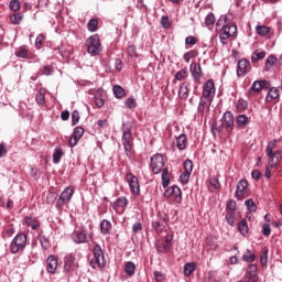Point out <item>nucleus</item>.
<instances>
[{
  "label": "nucleus",
  "instance_id": "1",
  "mask_svg": "<svg viewBox=\"0 0 282 282\" xmlns=\"http://www.w3.org/2000/svg\"><path fill=\"white\" fill-rule=\"evenodd\" d=\"M216 28H220L219 39L223 45H228V39H237V25L228 21V15H221Z\"/></svg>",
  "mask_w": 282,
  "mask_h": 282
},
{
  "label": "nucleus",
  "instance_id": "2",
  "mask_svg": "<svg viewBox=\"0 0 282 282\" xmlns=\"http://www.w3.org/2000/svg\"><path fill=\"white\" fill-rule=\"evenodd\" d=\"M93 254L94 258L90 261L91 268H105V265H107V261L105 260V252L102 251L100 245H95L93 248Z\"/></svg>",
  "mask_w": 282,
  "mask_h": 282
},
{
  "label": "nucleus",
  "instance_id": "3",
  "mask_svg": "<svg viewBox=\"0 0 282 282\" xmlns=\"http://www.w3.org/2000/svg\"><path fill=\"white\" fill-rule=\"evenodd\" d=\"M25 246H28V236L18 234L10 243V250L12 254H17V252L24 250Z\"/></svg>",
  "mask_w": 282,
  "mask_h": 282
},
{
  "label": "nucleus",
  "instance_id": "4",
  "mask_svg": "<svg viewBox=\"0 0 282 282\" xmlns=\"http://www.w3.org/2000/svg\"><path fill=\"white\" fill-rule=\"evenodd\" d=\"M86 47L88 54H94L95 56H98V54L102 52V45H100V37L98 34L91 35L86 40Z\"/></svg>",
  "mask_w": 282,
  "mask_h": 282
},
{
  "label": "nucleus",
  "instance_id": "5",
  "mask_svg": "<svg viewBox=\"0 0 282 282\" xmlns=\"http://www.w3.org/2000/svg\"><path fill=\"white\" fill-rule=\"evenodd\" d=\"M72 197H74V188L68 186L61 193L56 202V208L63 210V206H66L68 202H72Z\"/></svg>",
  "mask_w": 282,
  "mask_h": 282
},
{
  "label": "nucleus",
  "instance_id": "6",
  "mask_svg": "<svg viewBox=\"0 0 282 282\" xmlns=\"http://www.w3.org/2000/svg\"><path fill=\"white\" fill-rule=\"evenodd\" d=\"M234 127H235V115H232V112L230 111L225 112L223 116L220 128L226 133H231Z\"/></svg>",
  "mask_w": 282,
  "mask_h": 282
},
{
  "label": "nucleus",
  "instance_id": "7",
  "mask_svg": "<svg viewBox=\"0 0 282 282\" xmlns=\"http://www.w3.org/2000/svg\"><path fill=\"white\" fill-rule=\"evenodd\" d=\"M151 169L154 175H160L164 169V156L162 154H155L151 158Z\"/></svg>",
  "mask_w": 282,
  "mask_h": 282
},
{
  "label": "nucleus",
  "instance_id": "8",
  "mask_svg": "<svg viewBox=\"0 0 282 282\" xmlns=\"http://www.w3.org/2000/svg\"><path fill=\"white\" fill-rule=\"evenodd\" d=\"M202 97L203 98H207L209 100H214L215 99V82L213 79H208L203 85Z\"/></svg>",
  "mask_w": 282,
  "mask_h": 282
},
{
  "label": "nucleus",
  "instance_id": "9",
  "mask_svg": "<svg viewBox=\"0 0 282 282\" xmlns=\"http://www.w3.org/2000/svg\"><path fill=\"white\" fill-rule=\"evenodd\" d=\"M271 84L270 82L265 80V79H261V80H256L252 83L250 89H249V94H260V91H263V89H270Z\"/></svg>",
  "mask_w": 282,
  "mask_h": 282
},
{
  "label": "nucleus",
  "instance_id": "10",
  "mask_svg": "<svg viewBox=\"0 0 282 282\" xmlns=\"http://www.w3.org/2000/svg\"><path fill=\"white\" fill-rule=\"evenodd\" d=\"M126 180L132 195H140V181L132 173H128Z\"/></svg>",
  "mask_w": 282,
  "mask_h": 282
},
{
  "label": "nucleus",
  "instance_id": "11",
  "mask_svg": "<svg viewBox=\"0 0 282 282\" xmlns=\"http://www.w3.org/2000/svg\"><path fill=\"white\" fill-rule=\"evenodd\" d=\"M210 105H213V99H208L204 97L199 98L197 111H198V115L202 116V118H204V116L210 112Z\"/></svg>",
  "mask_w": 282,
  "mask_h": 282
},
{
  "label": "nucleus",
  "instance_id": "12",
  "mask_svg": "<svg viewBox=\"0 0 282 282\" xmlns=\"http://www.w3.org/2000/svg\"><path fill=\"white\" fill-rule=\"evenodd\" d=\"M250 69H252V66H250V61L242 58L238 61L237 65V76L240 78H243L247 74H250Z\"/></svg>",
  "mask_w": 282,
  "mask_h": 282
},
{
  "label": "nucleus",
  "instance_id": "13",
  "mask_svg": "<svg viewBox=\"0 0 282 282\" xmlns=\"http://www.w3.org/2000/svg\"><path fill=\"white\" fill-rule=\"evenodd\" d=\"M121 140H122L126 155L128 158L131 156V142H133V137L131 134V131L123 130Z\"/></svg>",
  "mask_w": 282,
  "mask_h": 282
},
{
  "label": "nucleus",
  "instance_id": "14",
  "mask_svg": "<svg viewBox=\"0 0 282 282\" xmlns=\"http://www.w3.org/2000/svg\"><path fill=\"white\" fill-rule=\"evenodd\" d=\"M257 264H249L245 275L246 281L248 282H259V275L257 274Z\"/></svg>",
  "mask_w": 282,
  "mask_h": 282
},
{
  "label": "nucleus",
  "instance_id": "15",
  "mask_svg": "<svg viewBox=\"0 0 282 282\" xmlns=\"http://www.w3.org/2000/svg\"><path fill=\"white\" fill-rule=\"evenodd\" d=\"M246 188H248V182L246 180H240L237 184L236 194H235V197H237L239 202H242L246 195Z\"/></svg>",
  "mask_w": 282,
  "mask_h": 282
},
{
  "label": "nucleus",
  "instance_id": "16",
  "mask_svg": "<svg viewBox=\"0 0 282 282\" xmlns=\"http://www.w3.org/2000/svg\"><path fill=\"white\" fill-rule=\"evenodd\" d=\"M88 239H89V235H87V230L85 229L76 230L73 234L74 243H87Z\"/></svg>",
  "mask_w": 282,
  "mask_h": 282
},
{
  "label": "nucleus",
  "instance_id": "17",
  "mask_svg": "<svg viewBox=\"0 0 282 282\" xmlns=\"http://www.w3.org/2000/svg\"><path fill=\"white\" fill-rule=\"evenodd\" d=\"M173 248V236L166 235L163 243L156 246L158 252H169Z\"/></svg>",
  "mask_w": 282,
  "mask_h": 282
},
{
  "label": "nucleus",
  "instance_id": "18",
  "mask_svg": "<svg viewBox=\"0 0 282 282\" xmlns=\"http://www.w3.org/2000/svg\"><path fill=\"white\" fill-rule=\"evenodd\" d=\"M46 270L50 274H56V270H58V259L54 256H50L46 259Z\"/></svg>",
  "mask_w": 282,
  "mask_h": 282
},
{
  "label": "nucleus",
  "instance_id": "19",
  "mask_svg": "<svg viewBox=\"0 0 282 282\" xmlns=\"http://www.w3.org/2000/svg\"><path fill=\"white\" fill-rule=\"evenodd\" d=\"M167 224H169V218H166V216H161L156 220L152 221V227L154 228V230H156V232H162V230L166 228Z\"/></svg>",
  "mask_w": 282,
  "mask_h": 282
},
{
  "label": "nucleus",
  "instance_id": "20",
  "mask_svg": "<svg viewBox=\"0 0 282 282\" xmlns=\"http://www.w3.org/2000/svg\"><path fill=\"white\" fill-rule=\"evenodd\" d=\"M269 160V166L274 169L279 162H281V151L271 152V154H267Z\"/></svg>",
  "mask_w": 282,
  "mask_h": 282
},
{
  "label": "nucleus",
  "instance_id": "21",
  "mask_svg": "<svg viewBox=\"0 0 282 282\" xmlns=\"http://www.w3.org/2000/svg\"><path fill=\"white\" fill-rule=\"evenodd\" d=\"M186 144H188V138L184 133L180 134L176 138V147L178 151H184L186 149Z\"/></svg>",
  "mask_w": 282,
  "mask_h": 282
},
{
  "label": "nucleus",
  "instance_id": "22",
  "mask_svg": "<svg viewBox=\"0 0 282 282\" xmlns=\"http://www.w3.org/2000/svg\"><path fill=\"white\" fill-rule=\"evenodd\" d=\"M191 74L195 80H199V78H202V66L197 63H193L191 65Z\"/></svg>",
  "mask_w": 282,
  "mask_h": 282
},
{
  "label": "nucleus",
  "instance_id": "23",
  "mask_svg": "<svg viewBox=\"0 0 282 282\" xmlns=\"http://www.w3.org/2000/svg\"><path fill=\"white\" fill-rule=\"evenodd\" d=\"M279 90L276 87H269V91L267 94V97H265V101L267 102H272V100H276V98H279Z\"/></svg>",
  "mask_w": 282,
  "mask_h": 282
},
{
  "label": "nucleus",
  "instance_id": "24",
  "mask_svg": "<svg viewBox=\"0 0 282 282\" xmlns=\"http://www.w3.org/2000/svg\"><path fill=\"white\" fill-rule=\"evenodd\" d=\"M113 206L116 208H122V210H124L127 206H129V199H127V197L124 196H121L117 198V200L113 203Z\"/></svg>",
  "mask_w": 282,
  "mask_h": 282
},
{
  "label": "nucleus",
  "instance_id": "25",
  "mask_svg": "<svg viewBox=\"0 0 282 282\" xmlns=\"http://www.w3.org/2000/svg\"><path fill=\"white\" fill-rule=\"evenodd\" d=\"M111 231V223L107 219L100 221V232L101 235H109Z\"/></svg>",
  "mask_w": 282,
  "mask_h": 282
},
{
  "label": "nucleus",
  "instance_id": "26",
  "mask_svg": "<svg viewBox=\"0 0 282 282\" xmlns=\"http://www.w3.org/2000/svg\"><path fill=\"white\" fill-rule=\"evenodd\" d=\"M197 264L195 262H187L184 265V276H191L195 272Z\"/></svg>",
  "mask_w": 282,
  "mask_h": 282
},
{
  "label": "nucleus",
  "instance_id": "27",
  "mask_svg": "<svg viewBox=\"0 0 282 282\" xmlns=\"http://www.w3.org/2000/svg\"><path fill=\"white\" fill-rule=\"evenodd\" d=\"M161 180H162L163 188H169V184H171V178L169 177V169L167 167L162 170Z\"/></svg>",
  "mask_w": 282,
  "mask_h": 282
},
{
  "label": "nucleus",
  "instance_id": "28",
  "mask_svg": "<svg viewBox=\"0 0 282 282\" xmlns=\"http://www.w3.org/2000/svg\"><path fill=\"white\" fill-rule=\"evenodd\" d=\"M172 197H175L176 204H182V189L176 185L172 186Z\"/></svg>",
  "mask_w": 282,
  "mask_h": 282
},
{
  "label": "nucleus",
  "instance_id": "29",
  "mask_svg": "<svg viewBox=\"0 0 282 282\" xmlns=\"http://www.w3.org/2000/svg\"><path fill=\"white\" fill-rule=\"evenodd\" d=\"M265 58V51H256L251 55V63H259Z\"/></svg>",
  "mask_w": 282,
  "mask_h": 282
},
{
  "label": "nucleus",
  "instance_id": "30",
  "mask_svg": "<svg viewBox=\"0 0 282 282\" xmlns=\"http://www.w3.org/2000/svg\"><path fill=\"white\" fill-rule=\"evenodd\" d=\"M256 32L258 36H268L270 34V28L265 25H257L256 26Z\"/></svg>",
  "mask_w": 282,
  "mask_h": 282
},
{
  "label": "nucleus",
  "instance_id": "31",
  "mask_svg": "<svg viewBox=\"0 0 282 282\" xmlns=\"http://www.w3.org/2000/svg\"><path fill=\"white\" fill-rule=\"evenodd\" d=\"M47 90H45V88H41L36 96H35V100L37 102V105H45V94Z\"/></svg>",
  "mask_w": 282,
  "mask_h": 282
},
{
  "label": "nucleus",
  "instance_id": "32",
  "mask_svg": "<svg viewBox=\"0 0 282 282\" xmlns=\"http://www.w3.org/2000/svg\"><path fill=\"white\" fill-rule=\"evenodd\" d=\"M238 230L240 235H248L249 228H248V220L242 219L241 221L238 223Z\"/></svg>",
  "mask_w": 282,
  "mask_h": 282
},
{
  "label": "nucleus",
  "instance_id": "33",
  "mask_svg": "<svg viewBox=\"0 0 282 282\" xmlns=\"http://www.w3.org/2000/svg\"><path fill=\"white\" fill-rule=\"evenodd\" d=\"M10 21L13 25H21V21H23V13L15 12L11 15Z\"/></svg>",
  "mask_w": 282,
  "mask_h": 282
},
{
  "label": "nucleus",
  "instance_id": "34",
  "mask_svg": "<svg viewBox=\"0 0 282 282\" xmlns=\"http://www.w3.org/2000/svg\"><path fill=\"white\" fill-rule=\"evenodd\" d=\"M63 155H64L63 149L62 148H55V150L53 152V163L58 164V162H61V158H63Z\"/></svg>",
  "mask_w": 282,
  "mask_h": 282
},
{
  "label": "nucleus",
  "instance_id": "35",
  "mask_svg": "<svg viewBox=\"0 0 282 282\" xmlns=\"http://www.w3.org/2000/svg\"><path fill=\"white\" fill-rule=\"evenodd\" d=\"M178 96L183 99L188 98V85H186V83L181 84L178 89Z\"/></svg>",
  "mask_w": 282,
  "mask_h": 282
},
{
  "label": "nucleus",
  "instance_id": "36",
  "mask_svg": "<svg viewBox=\"0 0 282 282\" xmlns=\"http://www.w3.org/2000/svg\"><path fill=\"white\" fill-rule=\"evenodd\" d=\"M112 91H113V95H115V98H124V88H122L121 86L119 85H116L112 87Z\"/></svg>",
  "mask_w": 282,
  "mask_h": 282
},
{
  "label": "nucleus",
  "instance_id": "37",
  "mask_svg": "<svg viewBox=\"0 0 282 282\" xmlns=\"http://www.w3.org/2000/svg\"><path fill=\"white\" fill-rule=\"evenodd\" d=\"M124 272L128 274V276H133L135 274V264L133 262H127Z\"/></svg>",
  "mask_w": 282,
  "mask_h": 282
},
{
  "label": "nucleus",
  "instance_id": "38",
  "mask_svg": "<svg viewBox=\"0 0 282 282\" xmlns=\"http://www.w3.org/2000/svg\"><path fill=\"white\" fill-rule=\"evenodd\" d=\"M236 124L238 127H246V124H248V116L239 115L236 119Z\"/></svg>",
  "mask_w": 282,
  "mask_h": 282
},
{
  "label": "nucleus",
  "instance_id": "39",
  "mask_svg": "<svg viewBox=\"0 0 282 282\" xmlns=\"http://www.w3.org/2000/svg\"><path fill=\"white\" fill-rule=\"evenodd\" d=\"M24 224L30 226L32 230H36V228H39V223H36V220H34L32 217H25Z\"/></svg>",
  "mask_w": 282,
  "mask_h": 282
},
{
  "label": "nucleus",
  "instance_id": "40",
  "mask_svg": "<svg viewBox=\"0 0 282 282\" xmlns=\"http://www.w3.org/2000/svg\"><path fill=\"white\" fill-rule=\"evenodd\" d=\"M205 25L210 30L215 25V14L209 13L205 18Z\"/></svg>",
  "mask_w": 282,
  "mask_h": 282
},
{
  "label": "nucleus",
  "instance_id": "41",
  "mask_svg": "<svg viewBox=\"0 0 282 282\" xmlns=\"http://www.w3.org/2000/svg\"><path fill=\"white\" fill-rule=\"evenodd\" d=\"M276 63V57L274 55H270L265 61V69L270 72L272 69V65Z\"/></svg>",
  "mask_w": 282,
  "mask_h": 282
},
{
  "label": "nucleus",
  "instance_id": "42",
  "mask_svg": "<svg viewBox=\"0 0 282 282\" xmlns=\"http://www.w3.org/2000/svg\"><path fill=\"white\" fill-rule=\"evenodd\" d=\"M187 76H188V70H186V68H184V69L178 70L175 74V79L176 80H186Z\"/></svg>",
  "mask_w": 282,
  "mask_h": 282
},
{
  "label": "nucleus",
  "instance_id": "43",
  "mask_svg": "<svg viewBox=\"0 0 282 282\" xmlns=\"http://www.w3.org/2000/svg\"><path fill=\"white\" fill-rule=\"evenodd\" d=\"M9 8L12 12H19V10H21V2H19V0H11Z\"/></svg>",
  "mask_w": 282,
  "mask_h": 282
},
{
  "label": "nucleus",
  "instance_id": "44",
  "mask_svg": "<svg viewBox=\"0 0 282 282\" xmlns=\"http://www.w3.org/2000/svg\"><path fill=\"white\" fill-rule=\"evenodd\" d=\"M261 265H268V248H263L260 254Z\"/></svg>",
  "mask_w": 282,
  "mask_h": 282
},
{
  "label": "nucleus",
  "instance_id": "45",
  "mask_svg": "<svg viewBox=\"0 0 282 282\" xmlns=\"http://www.w3.org/2000/svg\"><path fill=\"white\" fill-rule=\"evenodd\" d=\"M236 109L238 111H243L248 109V101H246L245 99H239L236 104Z\"/></svg>",
  "mask_w": 282,
  "mask_h": 282
},
{
  "label": "nucleus",
  "instance_id": "46",
  "mask_svg": "<svg viewBox=\"0 0 282 282\" xmlns=\"http://www.w3.org/2000/svg\"><path fill=\"white\" fill-rule=\"evenodd\" d=\"M87 28L89 32H96V30H98V20L96 19L89 20Z\"/></svg>",
  "mask_w": 282,
  "mask_h": 282
},
{
  "label": "nucleus",
  "instance_id": "47",
  "mask_svg": "<svg viewBox=\"0 0 282 282\" xmlns=\"http://www.w3.org/2000/svg\"><path fill=\"white\" fill-rule=\"evenodd\" d=\"M15 56L18 58H28V48L25 46L20 47L17 52H15Z\"/></svg>",
  "mask_w": 282,
  "mask_h": 282
},
{
  "label": "nucleus",
  "instance_id": "48",
  "mask_svg": "<svg viewBox=\"0 0 282 282\" xmlns=\"http://www.w3.org/2000/svg\"><path fill=\"white\" fill-rule=\"evenodd\" d=\"M274 149H276V140H272L267 145V155H272V152H274Z\"/></svg>",
  "mask_w": 282,
  "mask_h": 282
},
{
  "label": "nucleus",
  "instance_id": "49",
  "mask_svg": "<svg viewBox=\"0 0 282 282\" xmlns=\"http://www.w3.org/2000/svg\"><path fill=\"white\" fill-rule=\"evenodd\" d=\"M245 205L251 213H254V210H257V205L254 204V200H252V198L247 199L245 202Z\"/></svg>",
  "mask_w": 282,
  "mask_h": 282
},
{
  "label": "nucleus",
  "instance_id": "50",
  "mask_svg": "<svg viewBox=\"0 0 282 282\" xmlns=\"http://www.w3.org/2000/svg\"><path fill=\"white\" fill-rule=\"evenodd\" d=\"M248 254L242 256V261H246L247 263H252L254 259H257V256L250 253V250H247Z\"/></svg>",
  "mask_w": 282,
  "mask_h": 282
},
{
  "label": "nucleus",
  "instance_id": "51",
  "mask_svg": "<svg viewBox=\"0 0 282 282\" xmlns=\"http://www.w3.org/2000/svg\"><path fill=\"white\" fill-rule=\"evenodd\" d=\"M128 55L131 56V58H138V52L135 51V45L131 44L128 46Z\"/></svg>",
  "mask_w": 282,
  "mask_h": 282
},
{
  "label": "nucleus",
  "instance_id": "52",
  "mask_svg": "<svg viewBox=\"0 0 282 282\" xmlns=\"http://www.w3.org/2000/svg\"><path fill=\"white\" fill-rule=\"evenodd\" d=\"M79 121H80V112H78V110H74L73 113H72V124H73V127H75V124Z\"/></svg>",
  "mask_w": 282,
  "mask_h": 282
},
{
  "label": "nucleus",
  "instance_id": "53",
  "mask_svg": "<svg viewBox=\"0 0 282 282\" xmlns=\"http://www.w3.org/2000/svg\"><path fill=\"white\" fill-rule=\"evenodd\" d=\"M161 25L162 28H164L165 30H169V28H171V20L169 19L167 15H163L161 19Z\"/></svg>",
  "mask_w": 282,
  "mask_h": 282
},
{
  "label": "nucleus",
  "instance_id": "54",
  "mask_svg": "<svg viewBox=\"0 0 282 282\" xmlns=\"http://www.w3.org/2000/svg\"><path fill=\"white\" fill-rule=\"evenodd\" d=\"M183 166H184L185 173H193V161L186 160L183 163Z\"/></svg>",
  "mask_w": 282,
  "mask_h": 282
},
{
  "label": "nucleus",
  "instance_id": "55",
  "mask_svg": "<svg viewBox=\"0 0 282 282\" xmlns=\"http://www.w3.org/2000/svg\"><path fill=\"white\" fill-rule=\"evenodd\" d=\"M45 41V36L43 34H39L35 39V47L37 50H41V46L43 45V42Z\"/></svg>",
  "mask_w": 282,
  "mask_h": 282
},
{
  "label": "nucleus",
  "instance_id": "56",
  "mask_svg": "<svg viewBox=\"0 0 282 282\" xmlns=\"http://www.w3.org/2000/svg\"><path fill=\"white\" fill-rule=\"evenodd\" d=\"M80 140V137L76 135V134H72L69 141H68V144L70 148H74L76 147V144H78V141Z\"/></svg>",
  "mask_w": 282,
  "mask_h": 282
},
{
  "label": "nucleus",
  "instance_id": "57",
  "mask_svg": "<svg viewBox=\"0 0 282 282\" xmlns=\"http://www.w3.org/2000/svg\"><path fill=\"white\" fill-rule=\"evenodd\" d=\"M124 105L128 109H135V99L129 97L126 99Z\"/></svg>",
  "mask_w": 282,
  "mask_h": 282
},
{
  "label": "nucleus",
  "instance_id": "58",
  "mask_svg": "<svg viewBox=\"0 0 282 282\" xmlns=\"http://www.w3.org/2000/svg\"><path fill=\"white\" fill-rule=\"evenodd\" d=\"M180 180L182 184H188V181L191 180V172L182 173Z\"/></svg>",
  "mask_w": 282,
  "mask_h": 282
},
{
  "label": "nucleus",
  "instance_id": "59",
  "mask_svg": "<svg viewBox=\"0 0 282 282\" xmlns=\"http://www.w3.org/2000/svg\"><path fill=\"white\" fill-rule=\"evenodd\" d=\"M40 242L44 250L50 249V240H47L45 236L40 237Z\"/></svg>",
  "mask_w": 282,
  "mask_h": 282
},
{
  "label": "nucleus",
  "instance_id": "60",
  "mask_svg": "<svg viewBox=\"0 0 282 282\" xmlns=\"http://www.w3.org/2000/svg\"><path fill=\"white\" fill-rule=\"evenodd\" d=\"M221 132H224V129L218 128L217 123L212 124V134L214 135V138H217V133H221Z\"/></svg>",
  "mask_w": 282,
  "mask_h": 282
},
{
  "label": "nucleus",
  "instance_id": "61",
  "mask_svg": "<svg viewBox=\"0 0 282 282\" xmlns=\"http://www.w3.org/2000/svg\"><path fill=\"white\" fill-rule=\"evenodd\" d=\"M73 134L77 135L78 138H83L85 134V129H83V127H76L73 131Z\"/></svg>",
  "mask_w": 282,
  "mask_h": 282
},
{
  "label": "nucleus",
  "instance_id": "62",
  "mask_svg": "<svg viewBox=\"0 0 282 282\" xmlns=\"http://www.w3.org/2000/svg\"><path fill=\"white\" fill-rule=\"evenodd\" d=\"M56 202V193H48L46 196V204H54Z\"/></svg>",
  "mask_w": 282,
  "mask_h": 282
},
{
  "label": "nucleus",
  "instance_id": "63",
  "mask_svg": "<svg viewBox=\"0 0 282 282\" xmlns=\"http://www.w3.org/2000/svg\"><path fill=\"white\" fill-rule=\"evenodd\" d=\"M270 232H272V229L270 228L269 224H264L262 227V235H264V237H270Z\"/></svg>",
  "mask_w": 282,
  "mask_h": 282
},
{
  "label": "nucleus",
  "instance_id": "64",
  "mask_svg": "<svg viewBox=\"0 0 282 282\" xmlns=\"http://www.w3.org/2000/svg\"><path fill=\"white\" fill-rule=\"evenodd\" d=\"M185 45H197L195 36L191 35L185 39Z\"/></svg>",
  "mask_w": 282,
  "mask_h": 282
}]
</instances>
